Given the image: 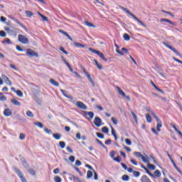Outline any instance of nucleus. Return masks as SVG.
<instances>
[{
	"instance_id": "obj_62",
	"label": "nucleus",
	"mask_w": 182,
	"mask_h": 182,
	"mask_svg": "<svg viewBox=\"0 0 182 182\" xmlns=\"http://www.w3.org/2000/svg\"><path fill=\"white\" fill-rule=\"evenodd\" d=\"M75 166H82V162L79 160H77L75 162Z\"/></svg>"
},
{
	"instance_id": "obj_4",
	"label": "nucleus",
	"mask_w": 182,
	"mask_h": 182,
	"mask_svg": "<svg viewBox=\"0 0 182 182\" xmlns=\"http://www.w3.org/2000/svg\"><path fill=\"white\" fill-rule=\"evenodd\" d=\"M13 168H14V171H15V173H17L19 178H21L22 182H28L26 181V178H24L23 173H22V172L21 171V170H19V168H18L17 167H14Z\"/></svg>"
},
{
	"instance_id": "obj_56",
	"label": "nucleus",
	"mask_w": 182,
	"mask_h": 182,
	"mask_svg": "<svg viewBox=\"0 0 182 182\" xmlns=\"http://www.w3.org/2000/svg\"><path fill=\"white\" fill-rule=\"evenodd\" d=\"M5 31H6V32H9V33H14V30H11V28H9V27H6L5 28Z\"/></svg>"
},
{
	"instance_id": "obj_11",
	"label": "nucleus",
	"mask_w": 182,
	"mask_h": 182,
	"mask_svg": "<svg viewBox=\"0 0 182 182\" xmlns=\"http://www.w3.org/2000/svg\"><path fill=\"white\" fill-rule=\"evenodd\" d=\"M94 124H95V126H97V127H100V126L102 125V119H100V117H95L94 119Z\"/></svg>"
},
{
	"instance_id": "obj_34",
	"label": "nucleus",
	"mask_w": 182,
	"mask_h": 182,
	"mask_svg": "<svg viewBox=\"0 0 182 182\" xmlns=\"http://www.w3.org/2000/svg\"><path fill=\"white\" fill-rule=\"evenodd\" d=\"M154 176H155V177H161V172H160L159 170H156L154 171Z\"/></svg>"
},
{
	"instance_id": "obj_26",
	"label": "nucleus",
	"mask_w": 182,
	"mask_h": 182,
	"mask_svg": "<svg viewBox=\"0 0 182 182\" xmlns=\"http://www.w3.org/2000/svg\"><path fill=\"white\" fill-rule=\"evenodd\" d=\"M50 83H51V85H53V86H56L57 87L59 86V82L55 81V80L53 79H50Z\"/></svg>"
},
{
	"instance_id": "obj_53",
	"label": "nucleus",
	"mask_w": 182,
	"mask_h": 182,
	"mask_svg": "<svg viewBox=\"0 0 182 182\" xmlns=\"http://www.w3.org/2000/svg\"><path fill=\"white\" fill-rule=\"evenodd\" d=\"M9 66L11 69H14V70H19V69L14 64H10Z\"/></svg>"
},
{
	"instance_id": "obj_45",
	"label": "nucleus",
	"mask_w": 182,
	"mask_h": 182,
	"mask_svg": "<svg viewBox=\"0 0 182 182\" xmlns=\"http://www.w3.org/2000/svg\"><path fill=\"white\" fill-rule=\"evenodd\" d=\"M26 115L28 117H33V113H32L31 111L30 110H28L26 112Z\"/></svg>"
},
{
	"instance_id": "obj_20",
	"label": "nucleus",
	"mask_w": 182,
	"mask_h": 182,
	"mask_svg": "<svg viewBox=\"0 0 182 182\" xmlns=\"http://www.w3.org/2000/svg\"><path fill=\"white\" fill-rule=\"evenodd\" d=\"M11 103L14 105V106H21V102H19L18 100L16 99H11Z\"/></svg>"
},
{
	"instance_id": "obj_59",
	"label": "nucleus",
	"mask_w": 182,
	"mask_h": 182,
	"mask_svg": "<svg viewBox=\"0 0 182 182\" xmlns=\"http://www.w3.org/2000/svg\"><path fill=\"white\" fill-rule=\"evenodd\" d=\"M66 150H67L69 153H73V149H72V148H70V146H67Z\"/></svg>"
},
{
	"instance_id": "obj_48",
	"label": "nucleus",
	"mask_w": 182,
	"mask_h": 182,
	"mask_svg": "<svg viewBox=\"0 0 182 182\" xmlns=\"http://www.w3.org/2000/svg\"><path fill=\"white\" fill-rule=\"evenodd\" d=\"M55 182H62V178L60 176H55L54 178Z\"/></svg>"
},
{
	"instance_id": "obj_57",
	"label": "nucleus",
	"mask_w": 182,
	"mask_h": 182,
	"mask_svg": "<svg viewBox=\"0 0 182 182\" xmlns=\"http://www.w3.org/2000/svg\"><path fill=\"white\" fill-rule=\"evenodd\" d=\"M111 120H112V122H113L114 124H115V125L117 124L118 121H117V119L116 118L112 117Z\"/></svg>"
},
{
	"instance_id": "obj_35",
	"label": "nucleus",
	"mask_w": 182,
	"mask_h": 182,
	"mask_svg": "<svg viewBox=\"0 0 182 182\" xmlns=\"http://www.w3.org/2000/svg\"><path fill=\"white\" fill-rule=\"evenodd\" d=\"M92 176H93V173L92 172V171H87V178H92Z\"/></svg>"
},
{
	"instance_id": "obj_14",
	"label": "nucleus",
	"mask_w": 182,
	"mask_h": 182,
	"mask_svg": "<svg viewBox=\"0 0 182 182\" xmlns=\"http://www.w3.org/2000/svg\"><path fill=\"white\" fill-rule=\"evenodd\" d=\"M83 113L85 116H89L90 119H93V117H95V113H93V112L84 111Z\"/></svg>"
},
{
	"instance_id": "obj_44",
	"label": "nucleus",
	"mask_w": 182,
	"mask_h": 182,
	"mask_svg": "<svg viewBox=\"0 0 182 182\" xmlns=\"http://www.w3.org/2000/svg\"><path fill=\"white\" fill-rule=\"evenodd\" d=\"M7 43V45H11V43H12V42L11 41V39L9 38H5V40L4 41H2V43Z\"/></svg>"
},
{
	"instance_id": "obj_49",
	"label": "nucleus",
	"mask_w": 182,
	"mask_h": 182,
	"mask_svg": "<svg viewBox=\"0 0 182 182\" xmlns=\"http://www.w3.org/2000/svg\"><path fill=\"white\" fill-rule=\"evenodd\" d=\"M60 50L63 52V53H65V55H69V53H68L63 47H60Z\"/></svg>"
},
{
	"instance_id": "obj_38",
	"label": "nucleus",
	"mask_w": 182,
	"mask_h": 182,
	"mask_svg": "<svg viewBox=\"0 0 182 182\" xmlns=\"http://www.w3.org/2000/svg\"><path fill=\"white\" fill-rule=\"evenodd\" d=\"M59 146L61 147V149H65L66 146V143H65V141H60L59 142Z\"/></svg>"
},
{
	"instance_id": "obj_61",
	"label": "nucleus",
	"mask_w": 182,
	"mask_h": 182,
	"mask_svg": "<svg viewBox=\"0 0 182 182\" xmlns=\"http://www.w3.org/2000/svg\"><path fill=\"white\" fill-rule=\"evenodd\" d=\"M130 161L134 164V166H137V162L132 158L130 159Z\"/></svg>"
},
{
	"instance_id": "obj_23",
	"label": "nucleus",
	"mask_w": 182,
	"mask_h": 182,
	"mask_svg": "<svg viewBox=\"0 0 182 182\" xmlns=\"http://www.w3.org/2000/svg\"><path fill=\"white\" fill-rule=\"evenodd\" d=\"M161 127H163V124L161 121H160L159 122H157V125H156L157 132H161Z\"/></svg>"
},
{
	"instance_id": "obj_27",
	"label": "nucleus",
	"mask_w": 182,
	"mask_h": 182,
	"mask_svg": "<svg viewBox=\"0 0 182 182\" xmlns=\"http://www.w3.org/2000/svg\"><path fill=\"white\" fill-rule=\"evenodd\" d=\"M0 102H6V97L2 92H0Z\"/></svg>"
},
{
	"instance_id": "obj_5",
	"label": "nucleus",
	"mask_w": 182,
	"mask_h": 182,
	"mask_svg": "<svg viewBox=\"0 0 182 182\" xmlns=\"http://www.w3.org/2000/svg\"><path fill=\"white\" fill-rule=\"evenodd\" d=\"M163 45H164V46H166V48H168V49L172 50V52H174V53H176V55H177L178 56H180V58H182V55L176 48H173L168 43L164 41Z\"/></svg>"
},
{
	"instance_id": "obj_64",
	"label": "nucleus",
	"mask_w": 182,
	"mask_h": 182,
	"mask_svg": "<svg viewBox=\"0 0 182 182\" xmlns=\"http://www.w3.org/2000/svg\"><path fill=\"white\" fill-rule=\"evenodd\" d=\"M41 18H42L43 21H48V17L45 16L44 15H41Z\"/></svg>"
},
{
	"instance_id": "obj_55",
	"label": "nucleus",
	"mask_w": 182,
	"mask_h": 182,
	"mask_svg": "<svg viewBox=\"0 0 182 182\" xmlns=\"http://www.w3.org/2000/svg\"><path fill=\"white\" fill-rule=\"evenodd\" d=\"M133 174H134V177H139L140 176V172H139L137 171H134Z\"/></svg>"
},
{
	"instance_id": "obj_51",
	"label": "nucleus",
	"mask_w": 182,
	"mask_h": 182,
	"mask_svg": "<svg viewBox=\"0 0 182 182\" xmlns=\"http://www.w3.org/2000/svg\"><path fill=\"white\" fill-rule=\"evenodd\" d=\"M85 25H87V26H89L90 28H93L95 26V25H93V23L89 22V21H85Z\"/></svg>"
},
{
	"instance_id": "obj_22",
	"label": "nucleus",
	"mask_w": 182,
	"mask_h": 182,
	"mask_svg": "<svg viewBox=\"0 0 182 182\" xmlns=\"http://www.w3.org/2000/svg\"><path fill=\"white\" fill-rule=\"evenodd\" d=\"M111 133L112 134V136H114L115 140H117V135L116 134V131L114 130V128H113V127L111 125Z\"/></svg>"
},
{
	"instance_id": "obj_63",
	"label": "nucleus",
	"mask_w": 182,
	"mask_h": 182,
	"mask_svg": "<svg viewBox=\"0 0 182 182\" xmlns=\"http://www.w3.org/2000/svg\"><path fill=\"white\" fill-rule=\"evenodd\" d=\"M69 160H70L71 163L75 162V156H70L69 157Z\"/></svg>"
},
{
	"instance_id": "obj_17",
	"label": "nucleus",
	"mask_w": 182,
	"mask_h": 182,
	"mask_svg": "<svg viewBox=\"0 0 182 182\" xmlns=\"http://www.w3.org/2000/svg\"><path fill=\"white\" fill-rule=\"evenodd\" d=\"M60 92L63 95V96H65V97H67V99H73V97L68 95V92H66L65 90H60Z\"/></svg>"
},
{
	"instance_id": "obj_21",
	"label": "nucleus",
	"mask_w": 182,
	"mask_h": 182,
	"mask_svg": "<svg viewBox=\"0 0 182 182\" xmlns=\"http://www.w3.org/2000/svg\"><path fill=\"white\" fill-rule=\"evenodd\" d=\"M28 172L29 174H31V176H36V172L35 171V169H34V168H28Z\"/></svg>"
},
{
	"instance_id": "obj_18",
	"label": "nucleus",
	"mask_w": 182,
	"mask_h": 182,
	"mask_svg": "<svg viewBox=\"0 0 182 182\" xmlns=\"http://www.w3.org/2000/svg\"><path fill=\"white\" fill-rule=\"evenodd\" d=\"M148 112H150V113H151L152 116H154V117L156 120L157 123L159 122H161V120H160V119H159V117L156 115V113H154V112L151 111L150 109H148Z\"/></svg>"
},
{
	"instance_id": "obj_29",
	"label": "nucleus",
	"mask_w": 182,
	"mask_h": 182,
	"mask_svg": "<svg viewBox=\"0 0 182 182\" xmlns=\"http://www.w3.org/2000/svg\"><path fill=\"white\" fill-rule=\"evenodd\" d=\"M161 22H167L168 23H170L171 25H175V23L173 22H172L171 21H170L169 19H167V18H161Z\"/></svg>"
},
{
	"instance_id": "obj_3",
	"label": "nucleus",
	"mask_w": 182,
	"mask_h": 182,
	"mask_svg": "<svg viewBox=\"0 0 182 182\" xmlns=\"http://www.w3.org/2000/svg\"><path fill=\"white\" fill-rule=\"evenodd\" d=\"M134 155L136 157H138V159H141V160H142V161H144V163H147V164L150 163V161L149 160V157L148 156L145 157L140 152L135 151V152H134Z\"/></svg>"
},
{
	"instance_id": "obj_52",
	"label": "nucleus",
	"mask_w": 182,
	"mask_h": 182,
	"mask_svg": "<svg viewBox=\"0 0 182 182\" xmlns=\"http://www.w3.org/2000/svg\"><path fill=\"white\" fill-rule=\"evenodd\" d=\"M44 132L47 133V134H52V130L48 129V128H44Z\"/></svg>"
},
{
	"instance_id": "obj_8",
	"label": "nucleus",
	"mask_w": 182,
	"mask_h": 182,
	"mask_svg": "<svg viewBox=\"0 0 182 182\" xmlns=\"http://www.w3.org/2000/svg\"><path fill=\"white\" fill-rule=\"evenodd\" d=\"M18 41L23 45L29 43V40L23 35H18Z\"/></svg>"
},
{
	"instance_id": "obj_46",
	"label": "nucleus",
	"mask_w": 182,
	"mask_h": 182,
	"mask_svg": "<svg viewBox=\"0 0 182 182\" xmlns=\"http://www.w3.org/2000/svg\"><path fill=\"white\" fill-rule=\"evenodd\" d=\"M109 156H110L111 159H114V156H116V151H111L109 153Z\"/></svg>"
},
{
	"instance_id": "obj_13",
	"label": "nucleus",
	"mask_w": 182,
	"mask_h": 182,
	"mask_svg": "<svg viewBox=\"0 0 182 182\" xmlns=\"http://www.w3.org/2000/svg\"><path fill=\"white\" fill-rule=\"evenodd\" d=\"M2 77H4L6 85L9 86H12V82H11V80H9V77H8L6 75H3Z\"/></svg>"
},
{
	"instance_id": "obj_15",
	"label": "nucleus",
	"mask_w": 182,
	"mask_h": 182,
	"mask_svg": "<svg viewBox=\"0 0 182 182\" xmlns=\"http://www.w3.org/2000/svg\"><path fill=\"white\" fill-rule=\"evenodd\" d=\"M116 90H117L120 96H122L123 97H126V93H124V92H123V90H122V89H120L119 86L116 87Z\"/></svg>"
},
{
	"instance_id": "obj_7",
	"label": "nucleus",
	"mask_w": 182,
	"mask_h": 182,
	"mask_svg": "<svg viewBox=\"0 0 182 182\" xmlns=\"http://www.w3.org/2000/svg\"><path fill=\"white\" fill-rule=\"evenodd\" d=\"M82 69L85 76H87L88 80L90 82V83H92V86H95V81H93L92 77L90 76V74L86 70V68L85 67H82Z\"/></svg>"
},
{
	"instance_id": "obj_25",
	"label": "nucleus",
	"mask_w": 182,
	"mask_h": 182,
	"mask_svg": "<svg viewBox=\"0 0 182 182\" xmlns=\"http://www.w3.org/2000/svg\"><path fill=\"white\" fill-rule=\"evenodd\" d=\"M53 137H54L55 140H60V138L62 137V134L59 133L53 134Z\"/></svg>"
},
{
	"instance_id": "obj_10",
	"label": "nucleus",
	"mask_w": 182,
	"mask_h": 182,
	"mask_svg": "<svg viewBox=\"0 0 182 182\" xmlns=\"http://www.w3.org/2000/svg\"><path fill=\"white\" fill-rule=\"evenodd\" d=\"M76 106L78 107L79 109H82V110H86L87 109V106H86V105L80 101L77 102Z\"/></svg>"
},
{
	"instance_id": "obj_54",
	"label": "nucleus",
	"mask_w": 182,
	"mask_h": 182,
	"mask_svg": "<svg viewBox=\"0 0 182 182\" xmlns=\"http://www.w3.org/2000/svg\"><path fill=\"white\" fill-rule=\"evenodd\" d=\"M74 168L75 171H77V173H79L80 176H83V174L82 173V171H80V169H79V168L75 166Z\"/></svg>"
},
{
	"instance_id": "obj_9",
	"label": "nucleus",
	"mask_w": 182,
	"mask_h": 182,
	"mask_svg": "<svg viewBox=\"0 0 182 182\" xmlns=\"http://www.w3.org/2000/svg\"><path fill=\"white\" fill-rule=\"evenodd\" d=\"M9 18L12 21H14V22L18 23V25H19L21 28H23V29H25V31H28V28H26V26H25V25H23V23L21 21H19L18 19L15 18V17H13L12 16H10Z\"/></svg>"
},
{
	"instance_id": "obj_19",
	"label": "nucleus",
	"mask_w": 182,
	"mask_h": 182,
	"mask_svg": "<svg viewBox=\"0 0 182 182\" xmlns=\"http://www.w3.org/2000/svg\"><path fill=\"white\" fill-rule=\"evenodd\" d=\"M21 160L23 167L25 168H29V164H28V162H26V161L23 158H22Z\"/></svg>"
},
{
	"instance_id": "obj_60",
	"label": "nucleus",
	"mask_w": 182,
	"mask_h": 182,
	"mask_svg": "<svg viewBox=\"0 0 182 182\" xmlns=\"http://www.w3.org/2000/svg\"><path fill=\"white\" fill-rule=\"evenodd\" d=\"M111 143H112V139H107V141H105V144H106L107 146L110 145Z\"/></svg>"
},
{
	"instance_id": "obj_40",
	"label": "nucleus",
	"mask_w": 182,
	"mask_h": 182,
	"mask_svg": "<svg viewBox=\"0 0 182 182\" xmlns=\"http://www.w3.org/2000/svg\"><path fill=\"white\" fill-rule=\"evenodd\" d=\"M35 126H38L40 129H43V124L41 122H34Z\"/></svg>"
},
{
	"instance_id": "obj_42",
	"label": "nucleus",
	"mask_w": 182,
	"mask_h": 182,
	"mask_svg": "<svg viewBox=\"0 0 182 182\" xmlns=\"http://www.w3.org/2000/svg\"><path fill=\"white\" fill-rule=\"evenodd\" d=\"M114 161H117V163H120L122 161V157L120 156H117L116 158H113Z\"/></svg>"
},
{
	"instance_id": "obj_28",
	"label": "nucleus",
	"mask_w": 182,
	"mask_h": 182,
	"mask_svg": "<svg viewBox=\"0 0 182 182\" xmlns=\"http://www.w3.org/2000/svg\"><path fill=\"white\" fill-rule=\"evenodd\" d=\"M75 46L77 48H86V46L84 44H82L80 43L75 42L74 43Z\"/></svg>"
},
{
	"instance_id": "obj_24",
	"label": "nucleus",
	"mask_w": 182,
	"mask_h": 182,
	"mask_svg": "<svg viewBox=\"0 0 182 182\" xmlns=\"http://www.w3.org/2000/svg\"><path fill=\"white\" fill-rule=\"evenodd\" d=\"M141 182H149L151 181H150V178H149V177H147V176L146 175H144L141 178Z\"/></svg>"
},
{
	"instance_id": "obj_47",
	"label": "nucleus",
	"mask_w": 182,
	"mask_h": 182,
	"mask_svg": "<svg viewBox=\"0 0 182 182\" xmlns=\"http://www.w3.org/2000/svg\"><path fill=\"white\" fill-rule=\"evenodd\" d=\"M67 120L68 122H69V123H71V124H73V126H75V127H79V126L77 125V124H76V122H73L70 119H67Z\"/></svg>"
},
{
	"instance_id": "obj_12",
	"label": "nucleus",
	"mask_w": 182,
	"mask_h": 182,
	"mask_svg": "<svg viewBox=\"0 0 182 182\" xmlns=\"http://www.w3.org/2000/svg\"><path fill=\"white\" fill-rule=\"evenodd\" d=\"M4 114L6 117H9V116H12V111L9 108H7L4 111Z\"/></svg>"
},
{
	"instance_id": "obj_2",
	"label": "nucleus",
	"mask_w": 182,
	"mask_h": 182,
	"mask_svg": "<svg viewBox=\"0 0 182 182\" xmlns=\"http://www.w3.org/2000/svg\"><path fill=\"white\" fill-rule=\"evenodd\" d=\"M90 52H92V53H95V55H97L102 60H105V62H107V58L105 57V54H103L102 52L95 50L92 48H89Z\"/></svg>"
},
{
	"instance_id": "obj_16",
	"label": "nucleus",
	"mask_w": 182,
	"mask_h": 182,
	"mask_svg": "<svg viewBox=\"0 0 182 182\" xmlns=\"http://www.w3.org/2000/svg\"><path fill=\"white\" fill-rule=\"evenodd\" d=\"M95 141L98 143L100 146H102L103 149H105V150H107V146H105V144H103V142H102V141H100L99 139L96 138Z\"/></svg>"
},
{
	"instance_id": "obj_30",
	"label": "nucleus",
	"mask_w": 182,
	"mask_h": 182,
	"mask_svg": "<svg viewBox=\"0 0 182 182\" xmlns=\"http://www.w3.org/2000/svg\"><path fill=\"white\" fill-rule=\"evenodd\" d=\"M15 93L17 95V96H18L19 97H23V92H22V91L17 90L16 91H15Z\"/></svg>"
},
{
	"instance_id": "obj_6",
	"label": "nucleus",
	"mask_w": 182,
	"mask_h": 182,
	"mask_svg": "<svg viewBox=\"0 0 182 182\" xmlns=\"http://www.w3.org/2000/svg\"><path fill=\"white\" fill-rule=\"evenodd\" d=\"M26 55L29 58H33V57L38 58L39 56V54H38V53L35 52L34 50H33L31 48L27 49Z\"/></svg>"
},
{
	"instance_id": "obj_58",
	"label": "nucleus",
	"mask_w": 182,
	"mask_h": 182,
	"mask_svg": "<svg viewBox=\"0 0 182 182\" xmlns=\"http://www.w3.org/2000/svg\"><path fill=\"white\" fill-rule=\"evenodd\" d=\"M125 142L128 146H131L132 145V141L129 139H125Z\"/></svg>"
},
{
	"instance_id": "obj_32",
	"label": "nucleus",
	"mask_w": 182,
	"mask_h": 182,
	"mask_svg": "<svg viewBox=\"0 0 182 182\" xmlns=\"http://www.w3.org/2000/svg\"><path fill=\"white\" fill-rule=\"evenodd\" d=\"M26 15L28 18H32V16H33V13L31 11H26Z\"/></svg>"
},
{
	"instance_id": "obj_36",
	"label": "nucleus",
	"mask_w": 182,
	"mask_h": 182,
	"mask_svg": "<svg viewBox=\"0 0 182 182\" xmlns=\"http://www.w3.org/2000/svg\"><path fill=\"white\" fill-rule=\"evenodd\" d=\"M122 180L123 181H129V180H130V176H129L128 175H123Z\"/></svg>"
},
{
	"instance_id": "obj_41",
	"label": "nucleus",
	"mask_w": 182,
	"mask_h": 182,
	"mask_svg": "<svg viewBox=\"0 0 182 182\" xmlns=\"http://www.w3.org/2000/svg\"><path fill=\"white\" fill-rule=\"evenodd\" d=\"M123 38H124V41H130V36H129V34H127V33H124L123 35Z\"/></svg>"
},
{
	"instance_id": "obj_50",
	"label": "nucleus",
	"mask_w": 182,
	"mask_h": 182,
	"mask_svg": "<svg viewBox=\"0 0 182 182\" xmlns=\"http://www.w3.org/2000/svg\"><path fill=\"white\" fill-rule=\"evenodd\" d=\"M0 36L1 38H6V33H5L4 31H0Z\"/></svg>"
},
{
	"instance_id": "obj_39",
	"label": "nucleus",
	"mask_w": 182,
	"mask_h": 182,
	"mask_svg": "<svg viewBox=\"0 0 182 182\" xmlns=\"http://www.w3.org/2000/svg\"><path fill=\"white\" fill-rule=\"evenodd\" d=\"M147 167L148 168H150V170H156V166L151 164H148Z\"/></svg>"
},
{
	"instance_id": "obj_33",
	"label": "nucleus",
	"mask_w": 182,
	"mask_h": 182,
	"mask_svg": "<svg viewBox=\"0 0 182 182\" xmlns=\"http://www.w3.org/2000/svg\"><path fill=\"white\" fill-rule=\"evenodd\" d=\"M131 114L132 115L134 120H135V122L137 124L138 123L137 115H136V114H134L133 111L131 112Z\"/></svg>"
},
{
	"instance_id": "obj_37",
	"label": "nucleus",
	"mask_w": 182,
	"mask_h": 182,
	"mask_svg": "<svg viewBox=\"0 0 182 182\" xmlns=\"http://www.w3.org/2000/svg\"><path fill=\"white\" fill-rule=\"evenodd\" d=\"M102 133L107 134V133H109V128L107 127H104L102 128Z\"/></svg>"
},
{
	"instance_id": "obj_43",
	"label": "nucleus",
	"mask_w": 182,
	"mask_h": 182,
	"mask_svg": "<svg viewBox=\"0 0 182 182\" xmlns=\"http://www.w3.org/2000/svg\"><path fill=\"white\" fill-rule=\"evenodd\" d=\"M97 137H99V139H105V135L100 132H97Z\"/></svg>"
},
{
	"instance_id": "obj_1",
	"label": "nucleus",
	"mask_w": 182,
	"mask_h": 182,
	"mask_svg": "<svg viewBox=\"0 0 182 182\" xmlns=\"http://www.w3.org/2000/svg\"><path fill=\"white\" fill-rule=\"evenodd\" d=\"M120 9H122V11L126 12V14H127L128 15H130V16H132L136 22H138V23H139V25H141V26L145 28V29L147 28V25H146L144 23H143V21H141V20L139 19V18H137L136 16V15H134L132 12H130V11H129V9H127V8H124L123 6H120Z\"/></svg>"
},
{
	"instance_id": "obj_31",
	"label": "nucleus",
	"mask_w": 182,
	"mask_h": 182,
	"mask_svg": "<svg viewBox=\"0 0 182 182\" xmlns=\"http://www.w3.org/2000/svg\"><path fill=\"white\" fill-rule=\"evenodd\" d=\"M146 119L148 123H151L152 119H151V117L150 116L149 114H146Z\"/></svg>"
}]
</instances>
